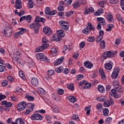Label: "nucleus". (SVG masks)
Wrapping results in <instances>:
<instances>
[{
    "instance_id": "f257e3e1",
    "label": "nucleus",
    "mask_w": 124,
    "mask_h": 124,
    "mask_svg": "<svg viewBox=\"0 0 124 124\" xmlns=\"http://www.w3.org/2000/svg\"><path fill=\"white\" fill-rule=\"evenodd\" d=\"M57 34H53L52 36L54 41H60V40H62V37H64L65 35L64 31L62 30H58L57 31Z\"/></svg>"
},
{
    "instance_id": "f03ea898",
    "label": "nucleus",
    "mask_w": 124,
    "mask_h": 124,
    "mask_svg": "<svg viewBox=\"0 0 124 124\" xmlns=\"http://www.w3.org/2000/svg\"><path fill=\"white\" fill-rule=\"evenodd\" d=\"M21 55V53H20V51L19 49H16L14 51V54L12 56V59H15L16 60H17L18 63L19 64H21V65H24V63L25 62L24 61H23V60L20 58H18V57Z\"/></svg>"
},
{
    "instance_id": "7ed1b4c3",
    "label": "nucleus",
    "mask_w": 124,
    "mask_h": 124,
    "mask_svg": "<svg viewBox=\"0 0 124 124\" xmlns=\"http://www.w3.org/2000/svg\"><path fill=\"white\" fill-rule=\"evenodd\" d=\"M91 31H94V27H93V25L91 23L89 22L87 23L86 28L82 31V32L85 34H89Z\"/></svg>"
},
{
    "instance_id": "20e7f679",
    "label": "nucleus",
    "mask_w": 124,
    "mask_h": 124,
    "mask_svg": "<svg viewBox=\"0 0 124 124\" xmlns=\"http://www.w3.org/2000/svg\"><path fill=\"white\" fill-rule=\"evenodd\" d=\"M26 107H27V102L25 101H21L17 105V110L19 111H24L26 109Z\"/></svg>"
},
{
    "instance_id": "39448f33",
    "label": "nucleus",
    "mask_w": 124,
    "mask_h": 124,
    "mask_svg": "<svg viewBox=\"0 0 124 124\" xmlns=\"http://www.w3.org/2000/svg\"><path fill=\"white\" fill-rule=\"evenodd\" d=\"M109 94H110L111 96H113V97L116 99L121 98L122 97V93H117V91H116V90L115 89H112L110 90Z\"/></svg>"
},
{
    "instance_id": "423d86ee",
    "label": "nucleus",
    "mask_w": 124,
    "mask_h": 124,
    "mask_svg": "<svg viewBox=\"0 0 124 124\" xmlns=\"http://www.w3.org/2000/svg\"><path fill=\"white\" fill-rule=\"evenodd\" d=\"M59 25L61 26V28H62L63 30H64L65 31H68V29H69V23L66 21H60Z\"/></svg>"
},
{
    "instance_id": "0eeeda50",
    "label": "nucleus",
    "mask_w": 124,
    "mask_h": 124,
    "mask_svg": "<svg viewBox=\"0 0 124 124\" xmlns=\"http://www.w3.org/2000/svg\"><path fill=\"white\" fill-rule=\"evenodd\" d=\"M4 34L6 37H10L12 35V30L10 27H6L4 30Z\"/></svg>"
},
{
    "instance_id": "6e6552de",
    "label": "nucleus",
    "mask_w": 124,
    "mask_h": 124,
    "mask_svg": "<svg viewBox=\"0 0 124 124\" xmlns=\"http://www.w3.org/2000/svg\"><path fill=\"white\" fill-rule=\"evenodd\" d=\"M19 29L20 30L19 31L15 33V37L16 38L21 37V35H23V34H24L25 32L27 31V29L24 28H19Z\"/></svg>"
},
{
    "instance_id": "1a4fd4ad",
    "label": "nucleus",
    "mask_w": 124,
    "mask_h": 124,
    "mask_svg": "<svg viewBox=\"0 0 124 124\" xmlns=\"http://www.w3.org/2000/svg\"><path fill=\"white\" fill-rule=\"evenodd\" d=\"M33 108H34V104L32 103L28 104V108L26 109V112H25L24 114H25V115H29V114H30L31 112H32Z\"/></svg>"
},
{
    "instance_id": "9d476101",
    "label": "nucleus",
    "mask_w": 124,
    "mask_h": 124,
    "mask_svg": "<svg viewBox=\"0 0 124 124\" xmlns=\"http://www.w3.org/2000/svg\"><path fill=\"white\" fill-rule=\"evenodd\" d=\"M120 69L119 68H115L114 70L112 72L111 75L112 79H117V78L118 77Z\"/></svg>"
},
{
    "instance_id": "9b49d317",
    "label": "nucleus",
    "mask_w": 124,
    "mask_h": 124,
    "mask_svg": "<svg viewBox=\"0 0 124 124\" xmlns=\"http://www.w3.org/2000/svg\"><path fill=\"white\" fill-rule=\"evenodd\" d=\"M103 35H104V31L102 30L99 31V34L96 36V42L99 43L103 39Z\"/></svg>"
},
{
    "instance_id": "f8f14e48",
    "label": "nucleus",
    "mask_w": 124,
    "mask_h": 124,
    "mask_svg": "<svg viewBox=\"0 0 124 124\" xmlns=\"http://www.w3.org/2000/svg\"><path fill=\"white\" fill-rule=\"evenodd\" d=\"M43 32L45 33L46 35H51L53 34V31L50 28L46 27L43 28Z\"/></svg>"
},
{
    "instance_id": "ddd939ff",
    "label": "nucleus",
    "mask_w": 124,
    "mask_h": 124,
    "mask_svg": "<svg viewBox=\"0 0 124 124\" xmlns=\"http://www.w3.org/2000/svg\"><path fill=\"white\" fill-rule=\"evenodd\" d=\"M36 58L40 61H47V57L42 53H38L36 54Z\"/></svg>"
},
{
    "instance_id": "4468645a",
    "label": "nucleus",
    "mask_w": 124,
    "mask_h": 124,
    "mask_svg": "<svg viewBox=\"0 0 124 124\" xmlns=\"http://www.w3.org/2000/svg\"><path fill=\"white\" fill-rule=\"evenodd\" d=\"M1 105H3L4 106H5L6 108H10L11 107H12V103L10 102H7L6 100H3L1 102Z\"/></svg>"
},
{
    "instance_id": "2eb2a0df",
    "label": "nucleus",
    "mask_w": 124,
    "mask_h": 124,
    "mask_svg": "<svg viewBox=\"0 0 124 124\" xmlns=\"http://www.w3.org/2000/svg\"><path fill=\"white\" fill-rule=\"evenodd\" d=\"M15 3L16 5L15 6V7L16 9H21V8H22V2L21 0H16Z\"/></svg>"
},
{
    "instance_id": "dca6fc26",
    "label": "nucleus",
    "mask_w": 124,
    "mask_h": 124,
    "mask_svg": "<svg viewBox=\"0 0 124 124\" xmlns=\"http://www.w3.org/2000/svg\"><path fill=\"white\" fill-rule=\"evenodd\" d=\"M107 53L106 56L107 58H114L117 54V51H108L106 52Z\"/></svg>"
},
{
    "instance_id": "f3484780",
    "label": "nucleus",
    "mask_w": 124,
    "mask_h": 124,
    "mask_svg": "<svg viewBox=\"0 0 124 124\" xmlns=\"http://www.w3.org/2000/svg\"><path fill=\"white\" fill-rule=\"evenodd\" d=\"M31 84L34 87H37L38 86V79L36 78H33L31 80Z\"/></svg>"
},
{
    "instance_id": "a211bd4d",
    "label": "nucleus",
    "mask_w": 124,
    "mask_h": 124,
    "mask_svg": "<svg viewBox=\"0 0 124 124\" xmlns=\"http://www.w3.org/2000/svg\"><path fill=\"white\" fill-rule=\"evenodd\" d=\"M99 73L101 76V79H102V80H106V75H105V73H104V71L103 70V69L102 68L99 69Z\"/></svg>"
},
{
    "instance_id": "6ab92c4d",
    "label": "nucleus",
    "mask_w": 124,
    "mask_h": 124,
    "mask_svg": "<svg viewBox=\"0 0 124 124\" xmlns=\"http://www.w3.org/2000/svg\"><path fill=\"white\" fill-rule=\"evenodd\" d=\"M107 19L109 23H114V17L110 13H109L108 15H107Z\"/></svg>"
},
{
    "instance_id": "aec40b11",
    "label": "nucleus",
    "mask_w": 124,
    "mask_h": 124,
    "mask_svg": "<svg viewBox=\"0 0 124 124\" xmlns=\"http://www.w3.org/2000/svg\"><path fill=\"white\" fill-rule=\"evenodd\" d=\"M114 104V100L110 99L108 102H105L104 103V107H110V105H113Z\"/></svg>"
},
{
    "instance_id": "412c9836",
    "label": "nucleus",
    "mask_w": 124,
    "mask_h": 124,
    "mask_svg": "<svg viewBox=\"0 0 124 124\" xmlns=\"http://www.w3.org/2000/svg\"><path fill=\"white\" fill-rule=\"evenodd\" d=\"M39 22H42V23H44L45 22V18L40 17L39 16H37L35 18L34 23L36 24H39Z\"/></svg>"
},
{
    "instance_id": "4be33fe9",
    "label": "nucleus",
    "mask_w": 124,
    "mask_h": 124,
    "mask_svg": "<svg viewBox=\"0 0 124 124\" xmlns=\"http://www.w3.org/2000/svg\"><path fill=\"white\" fill-rule=\"evenodd\" d=\"M64 58L63 57H62L59 59H57L55 62H54V65H59V64H61V63H62L63 62Z\"/></svg>"
},
{
    "instance_id": "5701e85b",
    "label": "nucleus",
    "mask_w": 124,
    "mask_h": 124,
    "mask_svg": "<svg viewBox=\"0 0 124 124\" xmlns=\"http://www.w3.org/2000/svg\"><path fill=\"white\" fill-rule=\"evenodd\" d=\"M84 66L86 67V68H89V69H91V68H93V64L92 63V62L86 61L84 63Z\"/></svg>"
},
{
    "instance_id": "b1692460",
    "label": "nucleus",
    "mask_w": 124,
    "mask_h": 124,
    "mask_svg": "<svg viewBox=\"0 0 124 124\" xmlns=\"http://www.w3.org/2000/svg\"><path fill=\"white\" fill-rule=\"evenodd\" d=\"M93 12H94V9L93 7H90L85 10L84 15H88V14H90V13H92Z\"/></svg>"
},
{
    "instance_id": "393cba45",
    "label": "nucleus",
    "mask_w": 124,
    "mask_h": 124,
    "mask_svg": "<svg viewBox=\"0 0 124 124\" xmlns=\"http://www.w3.org/2000/svg\"><path fill=\"white\" fill-rule=\"evenodd\" d=\"M97 21L99 22V24L101 23L103 26H105V25H106L105 19L103 17H97Z\"/></svg>"
},
{
    "instance_id": "a878e982",
    "label": "nucleus",
    "mask_w": 124,
    "mask_h": 124,
    "mask_svg": "<svg viewBox=\"0 0 124 124\" xmlns=\"http://www.w3.org/2000/svg\"><path fill=\"white\" fill-rule=\"evenodd\" d=\"M68 99L72 103H75L77 101V99L74 96H69L67 97Z\"/></svg>"
},
{
    "instance_id": "bb28decb",
    "label": "nucleus",
    "mask_w": 124,
    "mask_h": 124,
    "mask_svg": "<svg viewBox=\"0 0 124 124\" xmlns=\"http://www.w3.org/2000/svg\"><path fill=\"white\" fill-rule=\"evenodd\" d=\"M104 13V11L103 9H99L97 11L95 12L94 14L95 16H100L101 14Z\"/></svg>"
},
{
    "instance_id": "cd10ccee",
    "label": "nucleus",
    "mask_w": 124,
    "mask_h": 124,
    "mask_svg": "<svg viewBox=\"0 0 124 124\" xmlns=\"http://www.w3.org/2000/svg\"><path fill=\"white\" fill-rule=\"evenodd\" d=\"M16 124H25V121L22 118H18L16 120Z\"/></svg>"
},
{
    "instance_id": "c85d7f7f",
    "label": "nucleus",
    "mask_w": 124,
    "mask_h": 124,
    "mask_svg": "<svg viewBox=\"0 0 124 124\" xmlns=\"http://www.w3.org/2000/svg\"><path fill=\"white\" fill-rule=\"evenodd\" d=\"M96 108L98 112H101L103 109V106L100 103H98L96 105Z\"/></svg>"
},
{
    "instance_id": "c756f323",
    "label": "nucleus",
    "mask_w": 124,
    "mask_h": 124,
    "mask_svg": "<svg viewBox=\"0 0 124 124\" xmlns=\"http://www.w3.org/2000/svg\"><path fill=\"white\" fill-rule=\"evenodd\" d=\"M46 120L48 124H52V116L49 115H46Z\"/></svg>"
},
{
    "instance_id": "7c9ffc66",
    "label": "nucleus",
    "mask_w": 124,
    "mask_h": 124,
    "mask_svg": "<svg viewBox=\"0 0 124 124\" xmlns=\"http://www.w3.org/2000/svg\"><path fill=\"white\" fill-rule=\"evenodd\" d=\"M113 121V118L112 117H107L105 120V124H110V123H112Z\"/></svg>"
},
{
    "instance_id": "2f4dec72",
    "label": "nucleus",
    "mask_w": 124,
    "mask_h": 124,
    "mask_svg": "<svg viewBox=\"0 0 124 124\" xmlns=\"http://www.w3.org/2000/svg\"><path fill=\"white\" fill-rule=\"evenodd\" d=\"M41 26L39 23H31L30 24V27L31 29H35L36 27H40Z\"/></svg>"
},
{
    "instance_id": "473e14b6",
    "label": "nucleus",
    "mask_w": 124,
    "mask_h": 124,
    "mask_svg": "<svg viewBox=\"0 0 124 124\" xmlns=\"http://www.w3.org/2000/svg\"><path fill=\"white\" fill-rule=\"evenodd\" d=\"M105 68L107 70H111L112 69V64L110 63H106L105 64Z\"/></svg>"
},
{
    "instance_id": "72a5a7b5",
    "label": "nucleus",
    "mask_w": 124,
    "mask_h": 124,
    "mask_svg": "<svg viewBox=\"0 0 124 124\" xmlns=\"http://www.w3.org/2000/svg\"><path fill=\"white\" fill-rule=\"evenodd\" d=\"M98 90L100 93H103L104 92H105V89H104V87L100 85H98Z\"/></svg>"
},
{
    "instance_id": "f704fd0d",
    "label": "nucleus",
    "mask_w": 124,
    "mask_h": 124,
    "mask_svg": "<svg viewBox=\"0 0 124 124\" xmlns=\"http://www.w3.org/2000/svg\"><path fill=\"white\" fill-rule=\"evenodd\" d=\"M51 52L52 53L51 56L52 57H56L57 56V49L55 47H53L51 48Z\"/></svg>"
},
{
    "instance_id": "c9c22d12",
    "label": "nucleus",
    "mask_w": 124,
    "mask_h": 124,
    "mask_svg": "<svg viewBox=\"0 0 124 124\" xmlns=\"http://www.w3.org/2000/svg\"><path fill=\"white\" fill-rule=\"evenodd\" d=\"M115 89L118 93H123L124 92V88L121 85H118V87H115Z\"/></svg>"
},
{
    "instance_id": "e433bc0d",
    "label": "nucleus",
    "mask_w": 124,
    "mask_h": 124,
    "mask_svg": "<svg viewBox=\"0 0 124 124\" xmlns=\"http://www.w3.org/2000/svg\"><path fill=\"white\" fill-rule=\"evenodd\" d=\"M102 111L103 112V114H104V116H105V117L108 116L109 114V109H108V108H103Z\"/></svg>"
},
{
    "instance_id": "4c0bfd02",
    "label": "nucleus",
    "mask_w": 124,
    "mask_h": 124,
    "mask_svg": "<svg viewBox=\"0 0 124 124\" xmlns=\"http://www.w3.org/2000/svg\"><path fill=\"white\" fill-rule=\"evenodd\" d=\"M88 42H94L95 38L93 36H90L87 39Z\"/></svg>"
},
{
    "instance_id": "58836bf2",
    "label": "nucleus",
    "mask_w": 124,
    "mask_h": 124,
    "mask_svg": "<svg viewBox=\"0 0 124 124\" xmlns=\"http://www.w3.org/2000/svg\"><path fill=\"white\" fill-rule=\"evenodd\" d=\"M108 28L106 29V31H111L112 29L114 28V24H109L108 25Z\"/></svg>"
},
{
    "instance_id": "ea45409f",
    "label": "nucleus",
    "mask_w": 124,
    "mask_h": 124,
    "mask_svg": "<svg viewBox=\"0 0 124 124\" xmlns=\"http://www.w3.org/2000/svg\"><path fill=\"white\" fill-rule=\"evenodd\" d=\"M64 69L62 66L57 67L55 69V71L57 73H61V72Z\"/></svg>"
},
{
    "instance_id": "a19ab883",
    "label": "nucleus",
    "mask_w": 124,
    "mask_h": 124,
    "mask_svg": "<svg viewBox=\"0 0 124 124\" xmlns=\"http://www.w3.org/2000/svg\"><path fill=\"white\" fill-rule=\"evenodd\" d=\"M43 116L39 113H36V121H42Z\"/></svg>"
},
{
    "instance_id": "79ce46f5",
    "label": "nucleus",
    "mask_w": 124,
    "mask_h": 124,
    "mask_svg": "<svg viewBox=\"0 0 124 124\" xmlns=\"http://www.w3.org/2000/svg\"><path fill=\"white\" fill-rule=\"evenodd\" d=\"M80 7V3H79V2L76 1L73 3V8H78V7Z\"/></svg>"
},
{
    "instance_id": "37998d69",
    "label": "nucleus",
    "mask_w": 124,
    "mask_h": 124,
    "mask_svg": "<svg viewBox=\"0 0 124 124\" xmlns=\"http://www.w3.org/2000/svg\"><path fill=\"white\" fill-rule=\"evenodd\" d=\"M67 88L68 89V90H70V91H71L72 92H73V91H74L75 90L73 84H68Z\"/></svg>"
},
{
    "instance_id": "c03bdc74",
    "label": "nucleus",
    "mask_w": 124,
    "mask_h": 124,
    "mask_svg": "<svg viewBox=\"0 0 124 124\" xmlns=\"http://www.w3.org/2000/svg\"><path fill=\"white\" fill-rule=\"evenodd\" d=\"M19 76L20 78L23 79V80H25V79H26V76H25V75L22 71H20L19 72Z\"/></svg>"
},
{
    "instance_id": "a18cd8bd",
    "label": "nucleus",
    "mask_w": 124,
    "mask_h": 124,
    "mask_svg": "<svg viewBox=\"0 0 124 124\" xmlns=\"http://www.w3.org/2000/svg\"><path fill=\"white\" fill-rule=\"evenodd\" d=\"M52 109H53V111L54 113H59L60 112V108L57 106L52 107Z\"/></svg>"
},
{
    "instance_id": "49530a36",
    "label": "nucleus",
    "mask_w": 124,
    "mask_h": 124,
    "mask_svg": "<svg viewBox=\"0 0 124 124\" xmlns=\"http://www.w3.org/2000/svg\"><path fill=\"white\" fill-rule=\"evenodd\" d=\"M26 97L27 99L29 100V101H33L34 100V98L31 96H30V95H26Z\"/></svg>"
},
{
    "instance_id": "de8ad7c7",
    "label": "nucleus",
    "mask_w": 124,
    "mask_h": 124,
    "mask_svg": "<svg viewBox=\"0 0 124 124\" xmlns=\"http://www.w3.org/2000/svg\"><path fill=\"white\" fill-rule=\"evenodd\" d=\"M100 47L101 49L105 48V41L102 40L100 43Z\"/></svg>"
},
{
    "instance_id": "09e8293b",
    "label": "nucleus",
    "mask_w": 124,
    "mask_h": 124,
    "mask_svg": "<svg viewBox=\"0 0 124 124\" xmlns=\"http://www.w3.org/2000/svg\"><path fill=\"white\" fill-rule=\"evenodd\" d=\"M25 20L27 21L28 23L31 22V16L28 15L27 16H26Z\"/></svg>"
},
{
    "instance_id": "8fccbe9b",
    "label": "nucleus",
    "mask_w": 124,
    "mask_h": 124,
    "mask_svg": "<svg viewBox=\"0 0 124 124\" xmlns=\"http://www.w3.org/2000/svg\"><path fill=\"white\" fill-rule=\"evenodd\" d=\"M96 99L98 100V101H101L102 102H104V101H105V99L103 96L98 97Z\"/></svg>"
},
{
    "instance_id": "3c124183",
    "label": "nucleus",
    "mask_w": 124,
    "mask_h": 124,
    "mask_svg": "<svg viewBox=\"0 0 124 124\" xmlns=\"http://www.w3.org/2000/svg\"><path fill=\"white\" fill-rule=\"evenodd\" d=\"M64 3L66 5H70L72 3V0H64Z\"/></svg>"
},
{
    "instance_id": "603ef678",
    "label": "nucleus",
    "mask_w": 124,
    "mask_h": 124,
    "mask_svg": "<svg viewBox=\"0 0 124 124\" xmlns=\"http://www.w3.org/2000/svg\"><path fill=\"white\" fill-rule=\"evenodd\" d=\"M30 119L32 121H36V113L31 115L30 117Z\"/></svg>"
},
{
    "instance_id": "864d4df0",
    "label": "nucleus",
    "mask_w": 124,
    "mask_h": 124,
    "mask_svg": "<svg viewBox=\"0 0 124 124\" xmlns=\"http://www.w3.org/2000/svg\"><path fill=\"white\" fill-rule=\"evenodd\" d=\"M50 11L51 10H50V8L49 7L46 8L45 10V12L46 15H49V14H50Z\"/></svg>"
},
{
    "instance_id": "5fc2aeb1",
    "label": "nucleus",
    "mask_w": 124,
    "mask_h": 124,
    "mask_svg": "<svg viewBox=\"0 0 124 124\" xmlns=\"http://www.w3.org/2000/svg\"><path fill=\"white\" fill-rule=\"evenodd\" d=\"M55 72L53 70H49L47 72V74L49 76H52L54 75Z\"/></svg>"
},
{
    "instance_id": "6e6d98bb",
    "label": "nucleus",
    "mask_w": 124,
    "mask_h": 124,
    "mask_svg": "<svg viewBox=\"0 0 124 124\" xmlns=\"http://www.w3.org/2000/svg\"><path fill=\"white\" fill-rule=\"evenodd\" d=\"M72 119V120H75V121H79V116L77 114H74Z\"/></svg>"
},
{
    "instance_id": "4d7b16f0",
    "label": "nucleus",
    "mask_w": 124,
    "mask_h": 124,
    "mask_svg": "<svg viewBox=\"0 0 124 124\" xmlns=\"http://www.w3.org/2000/svg\"><path fill=\"white\" fill-rule=\"evenodd\" d=\"M38 91L39 93H41V94H45V93H46L45 90L42 88H39L38 89Z\"/></svg>"
},
{
    "instance_id": "13d9d810",
    "label": "nucleus",
    "mask_w": 124,
    "mask_h": 124,
    "mask_svg": "<svg viewBox=\"0 0 124 124\" xmlns=\"http://www.w3.org/2000/svg\"><path fill=\"white\" fill-rule=\"evenodd\" d=\"M1 85H2V86H3V87H6V86H7V85H8V81L6 80H4L2 82Z\"/></svg>"
},
{
    "instance_id": "bf43d9fd",
    "label": "nucleus",
    "mask_w": 124,
    "mask_h": 124,
    "mask_svg": "<svg viewBox=\"0 0 124 124\" xmlns=\"http://www.w3.org/2000/svg\"><path fill=\"white\" fill-rule=\"evenodd\" d=\"M58 93L60 95H62L64 93V91H63V90L62 89H60L58 90Z\"/></svg>"
},
{
    "instance_id": "052dcab7",
    "label": "nucleus",
    "mask_w": 124,
    "mask_h": 124,
    "mask_svg": "<svg viewBox=\"0 0 124 124\" xmlns=\"http://www.w3.org/2000/svg\"><path fill=\"white\" fill-rule=\"evenodd\" d=\"M73 58L75 59L76 60H77L78 59V57H79V52H76L74 53Z\"/></svg>"
},
{
    "instance_id": "680f3d73",
    "label": "nucleus",
    "mask_w": 124,
    "mask_h": 124,
    "mask_svg": "<svg viewBox=\"0 0 124 124\" xmlns=\"http://www.w3.org/2000/svg\"><path fill=\"white\" fill-rule=\"evenodd\" d=\"M92 84L90 83H86L84 87V89H90Z\"/></svg>"
},
{
    "instance_id": "e2e57ef3",
    "label": "nucleus",
    "mask_w": 124,
    "mask_h": 124,
    "mask_svg": "<svg viewBox=\"0 0 124 124\" xmlns=\"http://www.w3.org/2000/svg\"><path fill=\"white\" fill-rule=\"evenodd\" d=\"M85 45H86V43H85V42H80L79 44V48L83 49V48L85 47Z\"/></svg>"
},
{
    "instance_id": "0e129e2a",
    "label": "nucleus",
    "mask_w": 124,
    "mask_h": 124,
    "mask_svg": "<svg viewBox=\"0 0 124 124\" xmlns=\"http://www.w3.org/2000/svg\"><path fill=\"white\" fill-rule=\"evenodd\" d=\"M41 46L42 48H43V50H44L45 49H46V48H48L49 47V45L48 44H44Z\"/></svg>"
},
{
    "instance_id": "69168bd1",
    "label": "nucleus",
    "mask_w": 124,
    "mask_h": 124,
    "mask_svg": "<svg viewBox=\"0 0 124 124\" xmlns=\"http://www.w3.org/2000/svg\"><path fill=\"white\" fill-rule=\"evenodd\" d=\"M43 51V49L42 48V46H39L37 47L35 49V52H42Z\"/></svg>"
},
{
    "instance_id": "338daca9",
    "label": "nucleus",
    "mask_w": 124,
    "mask_h": 124,
    "mask_svg": "<svg viewBox=\"0 0 124 124\" xmlns=\"http://www.w3.org/2000/svg\"><path fill=\"white\" fill-rule=\"evenodd\" d=\"M28 3L29 8H33V4H32V1H29Z\"/></svg>"
},
{
    "instance_id": "774afa93",
    "label": "nucleus",
    "mask_w": 124,
    "mask_h": 124,
    "mask_svg": "<svg viewBox=\"0 0 124 124\" xmlns=\"http://www.w3.org/2000/svg\"><path fill=\"white\" fill-rule=\"evenodd\" d=\"M121 6L123 9V11H124V0H121Z\"/></svg>"
}]
</instances>
